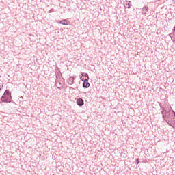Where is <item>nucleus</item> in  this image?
<instances>
[{
	"instance_id": "nucleus-7",
	"label": "nucleus",
	"mask_w": 175,
	"mask_h": 175,
	"mask_svg": "<svg viewBox=\"0 0 175 175\" xmlns=\"http://www.w3.org/2000/svg\"><path fill=\"white\" fill-rule=\"evenodd\" d=\"M66 23H68V21L66 19L59 21V24H62V25H66V24H68Z\"/></svg>"
},
{
	"instance_id": "nucleus-2",
	"label": "nucleus",
	"mask_w": 175,
	"mask_h": 175,
	"mask_svg": "<svg viewBox=\"0 0 175 175\" xmlns=\"http://www.w3.org/2000/svg\"><path fill=\"white\" fill-rule=\"evenodd\" d=\"M82 81H83V87L84 88H90V82L87 79H82Z\"/></svg>"
},
{
	"instance_id": "nucleus-11",
	"label": "nucleus",
	"mask_w": 175,
	"mask_h": 175,
	"mask_svg": "<svg viewBox=\"0 0 175 175\" xmlns=\"http://www.w3.org/2000/svg\"><path fill=\"white\" fill-rule=\"evenodd\" d=\"M164 114H167V111H163Z\"/></svg>"
},
{
	"instance_id": "nucleus-4",
	"label": "nucleus",
	"mask_w": 175,
	"mask_h": 175,
	"mask_svg": "<svg viewBox=\"0 0 175 175\" xmlns=\"http://www.w3.org/2000/svg\"><path fill=\"white\" fill-rule=\"evenodd\" d=\"M77 104L78 106H83L84 105V100H82V98H78L77 100Z\"/></svg>"
},
{
	"instance_id": "nucleus-3",
	"label": "nucleus",
	"mask_w": 175,
	"mask_h": 175,
	"mask_svg": "<svg viewBox=\"0 0 175 175\" xmlns=\"http://www.w3.org/2000/svg\"><path fill=\"white\" fill-rule=\"evenodd\" d=\"M74 81H75V78L73 77H70V78H68L67 79V83L70 85H72V84H73Z\"/></svg>"
},
{
	"instance_id": "nucleus-5",
	"label": "nucleus",
	"mask_w": 175,
	"mask_h": 175,
	"mask_svg": "<svg viewBox=\"0 0 175 175\" xmlns=\"http://www.w3.org/2000/svg\"><path fill=\"white\" fill-rule=\"evenodd\" d=\"M132 6V2L129 1H126V3H124V7L126 9H129Z\"/></svg>"
},
{
	"instance_id": "nucleus-9",
	"label": "nucleus",
	"mask_w": 175,
	"mask_h": 175,
	"mask_svg": "<svg viewBox=\"0 0 175 175\" xmlns=\"http://www.w3.org/2000/svg\"><path fill=\"white\" fill-rule=\"evenodd\" d=\"M137 165H139V159H136Z\"/></svg>"
},
{
	"instance_id": "nucleus-1",
	"label": "nucleus",
	"mask_w": 175,
	"mask_h": 175,
	"mask_svg": "<svg viewBox=\"0 0 175 175\" xmlns=\"http://www.w3.org/2000/svg\"><path fill=\"white\" fill-rule=\"evenodd\" d=\"M12 100V94L9 90H5L4 94H3L1 97V101L4 103H10Z\"/></svg>"
},
{
	"instance_id": "nucleus-6",
	"label": "nucleus",
	"mask_w": 175,
	"mask_h": 175,
	"mask_svg": "<svg viewBox=\"0 0 175 175\" xmlns=\"http://www.w3.org/2000/svg\"><path fill=\"white\" fill-rule=\"evenodd\" d=\"M148 12V7L144 6L142 9V14H146Z\"/></svg>"
},
{
	"instance_id": "nucleus-12",
	"label": "nucleus",
	"mask_w": 175,
	"mask_h": 175,
	"mask_svg": "<svg viewBox=\"0 0 175 175\" xmlns=\"http://www.w3.org/2000/svg\"><path fill=\"white\" fill-rule=\"evenodd\" d=\"M2 87H3V86L0 85V92H1V90H2Z\"/></svg>"
},
{
	"instance_id": "nucleus-8",
	"label": "nucleus",
	"mask_w": 175,
	"mask_h": 175,
	"mask_svg": "<svg viewBox=\"0 0 175 175\" xmlns=\"http://www.w3.org/2000/svg\"><path fill=\"white\" fill-rule=\"evenodd\" d=\"M82 76H84V77H85L86 79H85V80H90V77L88 76V73H85L84 74V75H82Z\"/></svg>"
},
{
	"instance_id": "nucleus-10",
	"label": "nucleus",
	"mask_w": 175,
	"mask_h": 175,
	"mask_svg": "<svg viewBox=\"0 0 175 175\" xmlns=\"http://www.w3.org/2000/svg\"><path fill=\"white\" fill-rule=\"evenodd\" d=\"M53 10H50L49 11V13H52V12H53Z\"/></svg>"
}]
</instances>
